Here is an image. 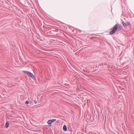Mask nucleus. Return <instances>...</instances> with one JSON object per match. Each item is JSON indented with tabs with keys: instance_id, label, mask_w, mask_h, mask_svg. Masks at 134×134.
I'll return each instance as SVG.
<instances>
[{
	"instance_id": "obj_1",
	"label": "nucleus",
	"mask_w": 134,
	"mask_h": 134,
	"mask_svg": "<svg viewBox=\"0 0 134 134\" xmlns=\"http://www.w3.org/2000/svg\"><path fill=\"white\" fill-rule=\"evenodd\" d=\"M122 28L121 25L120 24L117 23L113 27L111 28L112 30L110 32L109 34L110 35H112L114 34L116 31H118L121 30Z\"/></svg>"
},
{
	"instance_id": "obj_2",
	"label": "nucleus",
	"mask_w": 134,
	"mask_h": 134,
	"mask_svg": "<svg viewBox=\"0 0 134 134\" xmlns=\"http://www.w3.org/2000/svg\"><path fill=\"white\" fill-rule=\"evenodd\" d=\"M23 72L24 73L27 74L28 76L31 78H32L33 79H35V76L30 72L29 71H23Z\"/></svg>"
},
{
	"instance_id": "obj_3",
	"label": "nucleus",
	"mask_w": 134,
	"mask_h": 134,
	"mask_svg": "<svg viewBox=\"0 0 134 134\" xmlns=\"http://www.w3.org/2000/svg\"><path fill=\"white\" fill-rule=\"evenodd\" d=\"M56 120V119H53L51 120H49L47 122V123L48 125H51L52 123L55 121Z\"/></svg>"
},
{
	"instance_id": "obj_4",
	"label": "nucleus",
	"mask_w": 134,
	"mask_h": 134,
	"mask_svg": "<svg viewBox=\"0 0 134 134\" xmlns=\"http://www.w3.org/2000/svg\"><path fill=\"white\" fill-rule=\"evenodd\" d=\"M122 23L123 25L126 27L129 26L130 24V23L129 22H126L125 23L122 22Z\"/></svg>"
},
{
	"instance_id": "obj_5",
	"label": "nucleus",
	"mask_w": 134,
	"mask_h": 134,
	"mask_svg": "<svg viewBox=\"0 0 134 134\" xmlns=\"http://www.w3.org/2000/svg\"><path fill=\"white\" fill-rule=\"evenodd\" d=\"M63 129L64 131H66L67 130V127L66 125H64L63 127Z\"/></svg>"
},
{
	"instance_id": "obj_6",
	"label": "nucleus",
	"mask_w": 134,
	"mask_h": 134,
	"mask_svg": "<svg viewBox=\"0 0 134 134\" xmlns=\"http://www.w3.org/2000/svg\"><path fill=\"white\" fill-rule=\"evenodd\" d=\"M9 125V123L8 122H7L5 123V127L6 128H8Z\"/></svg>"
},
{
	"instance_id": "obj_7",
	"label": "nucleus",
	"mask_w": 134,
	"mask_h": 134,
	"mask_svg": "<svg viewBox=\"0 0 134 134\" xmlns=\"http://www.w3.org/2000/svg\"><path fill=\"white\" fill-rule=\"evenodd\" d=\"M29 103V102L27 100V101H26V102H25V104H28Z\"/></svg>"
},
{
	"instance_id": "obj_8",
	"label": "nucleus",
	"mask_w": 134,
	"mask_h": 134,
	"mask_svg": "<svg viewBox=\"0 0 134 134\" xmlns=\"http://www.w3.org/2000/svg\"><path fill=\"white\" fill-rule=\"evenodd\" d=\"M34 103L35 104H36L37 103V100H34Z\"/></svg>"
}]
</instances>
